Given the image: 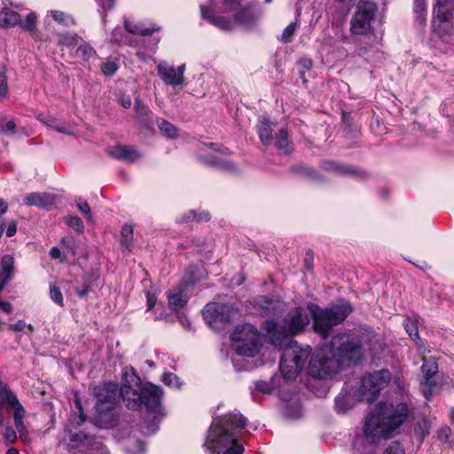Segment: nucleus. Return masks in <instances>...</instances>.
I'll return each instance as SVG.
<instances>
[{"label": "nucleus", "mask_w": 454, "mask_h": 454, "mask_svg": "<svg viewBox=\"0 0 454 454\" xmlns=\"http://www.w3.org/2000/svg\"><path fill=\"white\" fill-rule=\"evenodd\" d=\"M97 402L95 404L98 417L114 410L121 396L129 409L137 410L143 405L146 408L151 422L145 421L142 431L153 434L163 416L160 405L162 390L149 382L142 383L141 379L132 367H126L122 372L121 387L114 383H104L94 388Z\"/></svg>", "instance_id": "1"}, {"label": "nucleus", "mask_w": 454, "mask_h": 454, "mask_svg": "<svg viewBox=\"0 0 454 454\" xmlns=\"http://www.w3.org/2000/svg\"><path fill=\"white\" fill-rule=\"evenodd\" d=\"M363 356L361 340L347 333H339L313 355L309 364V373L314 378H325L337 372L342 366L357 364Z\"/></svg>", "instance_id": "2"}, {"label": "nucleus", "mask_w": 454, "mask_h": 454, "mask_svg": "<svg viewBox=\"0 0 454 454\" xmlns=\"http://www.w3.org/2000/svg\"><path fill=\"white\" fill-rule=\"evenodd\" d=\"M409 409L404 403L380 402L369 411L364 425L368 444L355 446L353 454H374L373 443L388 438L407 419Z\"/></svg>", "instance_id": "3"}, {"label": "nucleus", "mask_w": 454, "mask_h": 454, "mask_svg": "<svg viewBox=\"0 0 454 454\" xmlns=\"http://www.w3.org/2000/svg\"><path fill=\"white\" fill-rule=\"evenodd\" d=\"M239 0H208L200 5L201 17L223 31H232L237 27L246 30L256 27L262 12L254 7L238 10Z\"/></svg>", "instance_id": "4"}, {"label": "nucleus", "mask_w": 454, "mask_h": 454, "mask_svg": "<svg viewBox=\"0 0 454 454\" xmlns=\"http://www.w3.org/2000/svg\"><path fill=\"white\" fill-rule=\"evenodd\" d=\"M246 419L239 412H231L215 419L207 434L205 446L212 454H243L239 437Z\"/></svg>", "instance_id": "5"}, {"label": "nucleus", "mask_w": 454, "mask_h": 454, "mask_svg": "<svg viewBox=\"0 0 454 454\" xmlns=\"http://www.w3.org/2000/svg\"><path fill=\"white\" fill-rule=\"evenodd\" d=\"M309 324V317L301 308H294L284 318L282 331L273 321H267L265 328L269 340L276 348H282L286 342H296L291 336L303 331Z\"/></svg>", "instance_id": "6"}, {"label": "nucleus", "mask_w": 454, "mask_h": 454, "mask_svg": "<svg viewBox=\"0 0 454 454\" xmlns=\"http://www.w3.org/2000/svg\"><path fill=\"white\" fill-rule=\"evenodd\" d=\"M308 309L314 320L313 328L322 338H325L330 329L344 321L352 311V308L348 302L335 304L325 309H320L317 305L309 303Z\"/></svg>", "instance_id": "7"}, {"label": "nucleus", "mask_w": 454, "mask_h": 454, "mask_svg": "<svg viewBox=\"0 0 454 454\" xmlns=\"http://www.w3.org/2000/svg\"><path fill=\"white\" fill-rule=\"evenodd\" d=\"M283 356L279 364L282 376L286 380H294L302 370L311 349L309 347H301L297 342H286Z\"/></svg>", "instance_id": "8"}, {"label": "nucleus", "mask_w": 454, "mask_h": 454, "mask_svg": "<svg viewBox=\"0 0 454 454\" xmlns=\"http://www.w3.org/2000/svg\"><path fill=\"white\" fill-rule=\"evenodd\" d=\"M231 347L239 356H254L262 346V338L257 329L250 325H239L231 333Z\"/></svg>", "instance_id": "9"}, {"label": "nucleus", "mask_w": 454, "mask_h": 454, "mask_svg": "<svg viewBox=\"0 0 454 454\" xmlns=\"http://www.w3.org/2000/svg\"><path fill=\"white\" fill-rule=\"evenodd\" d=\"M390 380L391 374L387 370L364 375L357 390V398L368 403L374 401L379 393L388 385Z\"/></svg>", "instance_id": "10"}, {"label": "nucleus", "mask_w": 454, "mask_h": 454, "mask_svg": "<svg viewBox=\"0 0 454 454\" xmlns=\"http://www.w3.org/2000/svg\"><path fill=\"white\" fill-rule=\"evenodd\" d=\"M452 10V0H435L433 27L439 36L447 43L454 41V35L450 33L452 26L450 23Z\"/></svg>", "instance_id": "11"}, {"label": "nucleus", "mask_w": 454, "mask_h": 454, "mask_svg": "<svg viewBox=\"0 0 454 454\" xmlns=\"http://www.w3.org/2000/svg\"><path fill=\"white\" fill-rule=\"evenodd\" d=\"M202 313L207 324L217 331L223 328L239 315V311L234 308L216 302L207 304Z\"/></svg>", "instance_id": "12"}, {"label": "nucleus", "mask_w": 454, "mask_h": 454, "mask_svg": "<svg viewBox=\"0 0 454 454\" xmlns=\"http://www.w3.org/2000/svg\"><path fill=\"white\" fill-rule=\"evenodd\" d=\"M377 11L376 4L372 2H360L357 11L351 20L350 30L352 34L365 35L372 29L371 21Z\"/></svg>", "instance_id": "13"}, {"label": "nucleus", "mask_w": 454, "mask_h": 454, "mask_svg": "<svg viewBox=\"0 0 454 454\" xmlns=\"http://www.w3.org/2000/svg\"><path fill=\"white\" fill-rule=\"evenodd\" d=\"M185 65L183 64L177 68L168 65L166 61H160L157 65L158 75L167 85L183 88L186 85L184 78Z\"/></svg>", "instance_id": "14"}, {"label": "nucleus", "mask_w": 454, "mask_h": 454, "mask_svg": "<svg viewBox=\"0 0 454 454\" xmlns=\"http://www.w3.org/2000/svg\"><path fill=\"white\" fill-rule=\"evenodd\" d=\"M422 372L424 373L425 386L422 388L424 396L428 400L433 392V387L435 384L433 377L438 372V366L436 362L433 359L426 360L423 357Z\"/></svg>", "instance_id": "15"}, {"label": "nucleus", "mask_w": 454, "mask_h": 454, "mask_svg": "<svg viewBox=\"0 0 454 454\" xmlns=\"http://www.w3.org/2000/svg\"><path fill=\"white\" fill-rule=\"evenodd\" d=\"M107 153L114 159L128 162H135L142 157L141 153H139L134 147L128 145H116L109 147L107 149Z\"/></svg>", "instance_id": "16"}, {"label": "nucleus", "mask_w": 454, "mask_h": 454, "mask_svg": "<svg viewBox=\"0 0 454 454\" xmlns=\"http://www.w3.org/2000/svg\"><path fill=\"white\" fill-rule=\"evenodd\" d=\"M23 201L27 206L51 207L56 204L57 197L47 192H32L24 196Z\"/></svg>", "instance_id": "17"}, {"label": "nucleus", "mask_w": 454, "mask_h": 454, "mask_svg": "<svg viewBox=\"0 0 454 454\" xmlns=\"http://www.w3.org/2000/svg\"><path fill=\"white\" fill-rule=\"evenodd\" d=\"M38 120L45 124L46 126L55 129L56 131L67 134V135H74L76 129L75 126L72 123H67L59 120H57L51 116H38Z\"/></svg>", "instance_id": "18"}, {"label": "nucleus", "mask_w": 454, "mask_h": 454, "mask_svg": "<svg viewBox=\"0 0 454 454\" xmlns=\"http://www.w3.org/2000/svg\"><path fill=\"white\" fill-rule=\"evenodd\" d=\"M125 26V32L130 35L131 38L132 35H151L153 32L159 31L160 27L153 25L151 27H145L141 23H134L131 20H126L124 22Z\"/></svg>", "instance_id": "19"}, {"label": "nucleus", "mask_w": 454, "mask_h": 454, "mask_svg": "<svg viewBox=\"0 0 454 454\" xmlns=\"http://www.w3.org/2000/svg\"><path fill=\"white\" fill-rule=\"evenodd\" d=\"M15 259L11 254H5L2 257L0 262V278L2 281L10 282L15 274Z\"/></svg>", "instance_id": "20"}, {"label": "nucleus", "mask_w": 454, "mask_h": 454, "mask_svg": "<svg viewBox=\"0 0 454 454\" xmlns=\"http://www.w3.org/2000/svg\"><path fill=\"white\" fill-rule=\"evenodd\" d=\"M258 303L266 315L278 314L286 308V304L283 301L266 296L261 297Z\"/></svg>", "instance_id": "21"}, {"label": "nucleus", "mask_w": 454, "mask_h": 454, "mask_svg": "<svg viewBox=\"0 0 454 454\" xmlns=\"http://www.w3.org/2000/svg\"><path fill=\"white\" fill-rule=\"evenodd\" d=\"M200 160L207 165L215 166L225 171L233 172L237 170L236 166L231 161L223 160L215 155L200 156Z\"/></svg>", "instance_id": "22"}, {"label": "nucleus", "mask_w": 454, "mask_h": 454, "mask_svg": "<svg viewBox=\"0 0 454 454\" xmlns=\"http://www.w3.org/2000/svg\"><path fill=\"white\" fill-rule=\"evenodd\" d=\"M20 23V16L18 12L7 7L0 11V26L4 27H14Z\"/></svg>", "instance_id": "23"}, {"label": "nucleus", "mask_w": 454, "mask_h": 454, "mask_svg": "<svg viewBox=\"0 0 454 454\" xmlns=\"http://www.w3.org/2000/svg\"><path fill=\"white\" fill-rule=\"evenodd\" d=\"M51 17L52 20L57 22L58 24L65 27H71L74 26L75 20L74 17L67 13L65 12L59 11V10H51L47 12L46 18Z\"/></svg>", "instance_id": "24"}, {"label": "nucleus", "mask_w": 454, "mask_h": 454, "mask_svg": "<svg viewBox=\"0 0 454 454\" xmlns=\"http://www.w3.org/2000/svg\"><path fill=\"white\" fill-rule=\"evenodd\" d=\"M257 131L260 140L263 145H268L273 142L272 129L269 121L265 117L259 120Z\"/></svg>", "instance_id": "25"}, {"label": "nucleus", "mask_w": 454, "mask_h": 454, "mask_svg": "<svg viewBox=\"0 0 454 454\" xmlns=\"http://www.w3.org/2000/svg\"><path fill=\"white\" fill-rule=\"evenodd\" d=\"M355 405V399L350 393L343 391L335 398V408L339 413H345Z\"/></svg>", "instance_id": "26"}, {"label": "nucleus", "mask_w": 454, "mask_h": 454, "mask_svg": "<svg viewBox=\"0 0 454 454\" xmlns=\"http://www.w3.org/2000/svg\"><path fill=\"white\" fill-rule=\"evenodd\" d=\"M169 307L174 311H179L186 303L187 299L181 288L170 291L168 295Z\"/></svg>", "instance_id": "27"}, {"label": "nucleus", "mask_w": 454, "mask_h": 454, "mask_svg": "<svg viewBox=\"0 0 454 454\" xmlns=\"http://www.w3.org/2000/svg\"><path fill=\"white\" fill-rule=\"evenodd\" d=\"M133 226L131 224H124L121 233V246L122 248L130 249L133 242Z\"/></svg>", "instance_id": "28"}, {"label": "nucleus", "mask_w": 454, "mask_h": 454, "mask_svg": "<svg viewBox=\"0 0 454 454\" xmlns=\"http://www.w3.org/2000/svg\"><path fill=\"white\" fill-rule=\"evenodd\" d=\"M157 126L160 132L168 138H175L178 135L177 129L164 119H158Z\"/></svg>", "instance_id": "29"}, {"label": "nucleus", "mask_w": 454, "mask_h": 454, "mask_svg": "<svg viewBox=\"0 0 454 454\" xmlns=\"http://www.w3.org/2000/svg\"><path fill=\"white\" fill-rule=\"evenodd\" d=\"M59 46H66L67 48L74 47L78 42V35L75 33H59L57 35Z\"/></svg>", "instance_id": "30"}, {"label": "nucleus", "mask_w": 454, "mask_h": 454, "mask_svg": "<svg viewBox=\"0 0 454 454\" xmlns=\"http://www.w3.org/2000/svg\"><path fill=\"white\" fill-rule=\"evenodd\" d=\"M112 39L116 43H123L131 46H137L138 42L135 38H131L129 35H123L120 27H116L112 33Z\"/></svg>", "instance_id": "31"}, {"label": "nucleus", "mask_w": 454, "mask_h": 454, "mask_svg": "<svg viewBox=\"0 0 454 454\" xmlns=\"http://www.w3.org/2000/svg\"><path fill=\"white\" fill-rule=\"evenodd\" d=\"M125 450L129 454H141L145 451V444L139 440L130 438L125 442Z\"/></svg>", "instance_id": "32"}, {"label": "nucleus", "mask_w": 454, "mask_h": 454, "mask_svg": "<svg viewBox=\"0 0 454 454\" xmlns=\"http://www.w3.org/2000/svg\"><path fill=\"white\" fill-rule=\"evenodd\" d=\"M276 145L279 150L284 151L285 153L291 152L287 132L283 129H281L276 136Z\"/></svg>", "instance_id": "33"}, {"label": "nucleus", "mask_w": 454, "mask_h": 454, "mask_svg": "<svg viewBox=\"0 0 454 454\" xmlns=\"http://www.w3.org/2000/svg\"><path fill=\"white\" fill-rule=\"evenodd\" d=\"M322 168L325 171L349 174L352 173V169L349 167L337 164L333 161H325L321 165Z\"/></svg>", "instance_id": "34"}, {"label": "nucleus", "mask_w": 454, "mask_h": 454, "mask_svg": "<svg viewBox=\"0 0 454 454\" xmlns=\"http://www.w3.org/2000/svg\"><path fill=\"white\" fill-rule=\"evenodd\" d=\"M95 54L96 51H94V49L87 43H82L76 49V55L84 60L90 59Z\"/></svg>", "instance_id": "35"}, {"label": "nucleus", "mask_w": 454, "mask_h": 454, "mask_svg": "<svg viewBox=\"0 0 454 454\" xmlns=\"http://www.w3.org/2000/svg\"><path fill=\"white\" fill-rule=\"evenodd\" d=\"M75 204L80 212L87 217V220L92 223L93 215L87 201L79 197L75 200Z\"/></svg>", "instance_id": "36"}, {"label": "nucleus", "mask_w": 454, "mask_h": 454, "mask_svg": "<svg viewBox=\"0 0 454 454\" xmlns=\"http://www.w3.org/2000/svg\"><path fill=\"white\" fill-rule=\"evenodd\" d=\"M414 12L416 14V18L418 20H419L420 23H422L426 20L427 7H426L425 0H415Z\"/></svg>", "instance_id": "37"}, {"label": "nucleus", "mask_w": 454, "mask_h": 454, "mask_svg": "<svg viewBox=\"0 0 454 454\" xmlns=\"http://www.w3.org/2000/svg\"><path fill=\"white\" fill-rule=\"evenodd\" d=\"M65 223L73 228L75 231L81 233L83 231L84 225L81 218L75 215H68L65 218Z\"/></svg>", "instance_id": "38"}, {"label": "nucleus", "mask_w": 454, "mask_h": 454, "mask_svg": "<svg viewBox=\"0 0 454 454\" xmlns=\"http://www.w3.org/2000/svg\"><path fill=\"white\" fill-rule=\"evenodd\" d=\"M36 20V14L35 12H30L27 16L26 20L21 24L22 28L30 34H34L35 32Z\"/></svg>", "instance_id": "39"}, {"label": "nucleus", "mask_w": 454, "mask_h": 454, "mask_svg": "<svg viewBox=\"0 0 454 454\" xmlns=\"http://www.w3.org/2000/svg\"><path fill=\"white\" fill-rule=\"evenodd\" d=\"M51 299L60 307L64 306V297L59 287L55 285L50 286Z\"/></svg>", "instance_id": "40"}, {"label": "nucleus", "mask_w": 454, "mask_h": 454, "mask_svg": "<svg viewBox=\"0 0 454 454\" xmlns=\"http://www.w3.org/2000/svg\"><path fill=\"white\" fill-rule=\"evenodd\" d=\"M118 69L117 63L112 59H107L101 66V70L105 75L112 76Z\"/></svg>", "instance_id": "41"}, {"label": "nucleus", "mask_w": 454, "mask_h": 454, "mask_svg": "<svg viewBox=\"0 0 454 454\" xmlns=\"http://www.w3.org/2000/svg\"><path fill=\"white\" fill-rule=\"evenodd\" d=\"M162 381L165 385L173 388H179L181 386L178 377L171 372L164 373L162 376Z\"/></svg>", "instance_id": "42"}, {"label": "nucleus", "mask_w": 454, "mask_h": 454, "mask_svg": "<svg viewBox=\"0 0 454 454\" xmlns=\"http://www.w3.org/2000/svg\"><path fill=\"white\" fill-rule=\"evenodd\" d=\"M15 128L16 124L13 121H6L4 118H0V134H13Z\"/></svg>", "instance_id": "43"}, {"label": "nucleus", "mask_w": 454, "mask_h": 454, "mask_svg": "<svg viewBox=\"0 0 454 454\" xmlns=\"http://www.w3.org/2000/svg\"><path fill=\"white\" fill-rule=\"evenodd\" d=\"M404 328L412 339H419V331L417 322L406 319L403 322Z\"/></svg>", "instance_id": "44"}, {"label": "nucleus", "mask_w": 454, "mask_h": 454, "mask_svg": "<svg viewBox=\"0 0 454 454\" xmlns=\"http://www.w3.org/2000/svg\"><path fill=\"white\" fill-rule=\"evenodd\" d=\"M8 92L7 86V76H6V67L4 66L1 67L0 69V96L4 97Z\"/></svg>", "instance_id": "45"}, {"label": "nucleus", "mask_w": 454, "mask_h": 454, "mask_svg": "<svg viewBox=\"0 0 454 454\" xmlns=\"http://www.w3.org/2000/svg\"><path fill=\"white\" fill-rule=\"evenodd\" d=\"M296 24L290 23L284 30L281 35L280 40L284 43H288L291 41L292 36L294 35L296 30Z\"/></svg>", "instance_id": "46"}, {"label": "nucleus", "mask_w": 454, "mask_h": 454, "mask_svg": "<svg viewBox=\"0 0 454 454\" xmlns=\"http://www.w3.org/2000/svg\"><path fill=\"white\" fill-rule=\"evenodd\" d=\"M8 328L14 332H24L26 328L33 330V326L31 325H27L24 320H19L16 323L9 324Z\"/></svg>", "instance_id": "47"}, {"label": "nucleus", "mask_w": 454, "mask_h": 454, "mask_svg": "<svg viewBox=\"0 0 454 454\" xmlns=\"http://www.w3.org/2000/svg\"><path fill=\"white\" fill-rule=\"evenodd\" d=\"M198 218L199 221H207L209 220V214L207 212L200 213L198 215L195 211H190L186 215L184 221H190Z\"/></svg>", "instance_id": "48"}, {"label": "nucleus", "mask_w": 454, "mask_h": 454, "mask_svg": "<svg viewBox=\"0 0 454 454\" xmlns=\"http://www.w3.org/2000/svg\"><path fill=\"white\" fill-rule=\"evenodd\" d=\"M383 454H405V451L398 442H392L385 449Z\"/></svg>", "instance_id": "49"}, {"label": "nucleus", "mask_w": 454, "mask_h": 454, "mask_svg": "<svg viewBox=\"0 0 454 454\" xmlns=\"http://www.w3.org/2000/svg\"><path fill=\"white\" fill-rule=\"evenodd\" d=\"M96 1L99 4V6L104 10V12L102 13V22H103V24H105L106 17L105 12L108 9H111L114 6L115 0H96Z\"/></svg>", "instance_id": "50"}, {"label": "nucleus", "mask_w": 454, "mask_h": 454, "mask_svg": "<svg viewBox=\"0 0 454 454\" xmlns=\"http://www.w3.org/2000/svg\"><path fill=\"white\" fill-rule=\"evenodd\" d=\"M255 389L263 394H269L271 392V384L267 381H258L255 383Z\"/></svg>", "instance_id": "51"}, {"label": "nucleus", "mask_w": 454, "mask_h": 454, "mask_svg": "<svg viewBox=\"0 0 454 454\" xmlns=\"http://www.w3.org/2000/svg\"><path fill=\"white\" fill-rule=\"evenodd\" d=\"M3 435H4V440L10 443L14 442L17 439L16 432L11 427H5V430L3 434Z\"/></svg>", "instance_id": "52"}, {"label": "nucleus", "mask_w": 454, "mask_h": 454, "mask_svg": "<svg viewBox=\"0 0 454 454\" xmlns=\"http://www.w3.org/2000/svg\"><path fill=\"white\" fill-rule=\"evenodd\" d=\"M135 110L139 118L145 116L147 114L146 107L143 105L142 101L139 98L135 99Z\"/></svg>", "instance_id": "53"}, {"label": "nucleus", "mask_w": 454, "mask_h": 454, "mask_svg": "<svg viewBox=\"0 0 454 454\" xmlns=\"http://www.w3.org/2000/svg\"><path fill=\"white\" fill-rule=\"evenodd\" d=\"M86 436L83 433H76L71 435L70 441L74 442L73 446H78L80 443H82L85 440Z\"/></svg>", "instance_id": "54"}, {"label": "nucleus", "mask_w": 454, "mask_h": 454, "mask_svg": "<svg viewBox=\"0 0 454 454\" xmlns=\"http://www.w3.org/2000/svg\"><path fill=\"white\" fill-rule=\"evenodd\" d=\"M17 231V223L16 222L14 221H12L9 223L7 228H6V231H5V234L7 237H12L15 235Z\"/></svg>", "instance_id": "55"}, {"label": "nucleus", "mask_w": 454, "mask_h": 454, "mask_svg": "<svg viewBox=\"0 0 454 454\" xmlns=\"http://www.w3.org/2000/svg\"><path fill=\"white\" fill-rule=\"evenodd\" d=\"M50 255L52 259H59L60 262L65 261V257L62 255L61 251L56 247L51 249Z\"/></svg>", "instance_id": "56"}, {"label": "nucleus", "mask_w": 454, "mask_h": 454, "mask_svg": "<svg viewBox=\"0 0 454 454\" xmlns=\"http://www.w3.org/2000/svg\"><path fill=\"white\" fill-rule=\"evenodd\" d=\"M146 300H147V309H152L155 306L156 301H157L156 295L153 294H151V293H147Z\"/></svg>", "instance_id": "57"}, {"label": "nucleus", "mask_w": 454, "mask_h": 454, "mask_svg": "<svg viewBox=\"0 0 454 454\" xmlns=\"http://www.w3.org/2000/svg\"><path fill=\"white\" fill-rule=\"evenodd\" d=\"M451 433V430L450 427H442L439 432H438V435H439V438L442 439V440H447L448 437L450 436Z\"/></svg>", "instance_id": "58"}, {"label": "nucleus", "mask_w": 454, "mask_h": 454, "mask_svg": "<svg viewBox=\"0 0 454 454\" xmlns=\"http://www.w3.org/2000/svg\"><path fill=\"white\" fill-rule=\"evenodd\" d=\"M120 103L125 108H129L131 106V98L128 95H121L120 97Z\"/></svg>", "instance_id": "59"}, {"label": "nucleus", "mask_w": 454, "mask_h": 454, "mask_svg": "<svg viewBox=\"0 0 454 454\" xmlns=\"http://www.w3.org/2000/svg\"><path fill=\"white\" fill-rule=\"evenodd\" d=\"M0 310L9 314L12 311V306L9 301H4L0 300Z\"/></svg>", "instance_id": "60"}, {"label": "nucleus", "mask_w": 454, "mask_h": 454, "mask_svg": "<svg viewBox=\"0 0 454 454\" xmlns=\"http://www.w3.org/2000/svg\"><path fill=\"white\" fill-rule=\"evenodd\" d=\"M206 146H209L211 149H213L214 151L215 152H220L221 153L223 154H226L228 153V149L226 148H221L219 145L217 144H209V145H206Z\"/></svg>", "instance_id": "61"}, {"label": "nucleus", "mask_w": 454, "mask_h": 454, "mask_svg": "<svg viewBox=\"0 0 454 454\" xmlns=\"http://www.w3.org/2000/svg\"><path fill=\"white\" fill-rule=\"evenodd\" d=\"M8 210V203L0 198V216L4 215Z\"/></svg>", "instance_id": "62"}, {"label": "nucleus", "mask_w": 454, "mask_h": 454, "mask_svg": "<svg viewBox=\"0 0 454 454\" xmlns=\"http://www.w3.org/2000/svg\"><path fill=\"white\" fill-rule=\"evenodd\" d=\"M62 244L67 248L70 250L71 254L73 255H75V251L74 249L69 246V240H67V239H62L61 240Z\"/></svg>", "instance_id": "63"}, {"label": "nucleus", "mask_w": 454, "mask_h": 454, "mask_svg": "<svg viewBox=\"0 0 454 454\" xmlns=\"http://www.w3.org/2000/svg\"><path fill=\"white\" fill-rule=\"evenodd\" d=\"M301 64L307 69L312 67V61L310 59H303L301 61Z\"/></svg>", "instance_id": "64"}]
</instances>
